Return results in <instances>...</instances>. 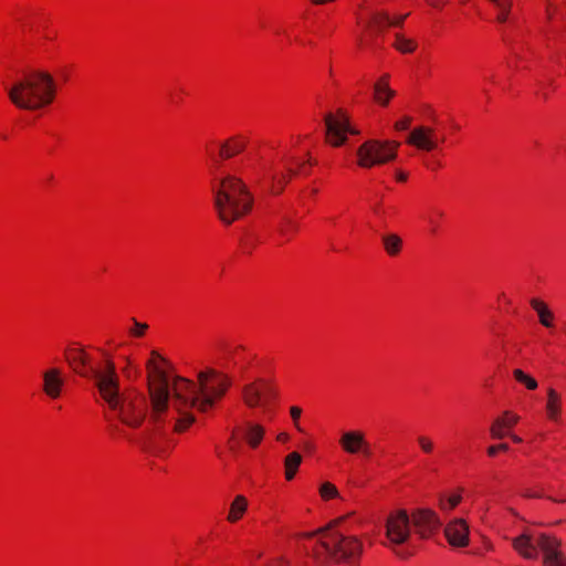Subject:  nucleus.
Segmentation results:
<instances>
[{
	"instance_id": "f257e3e1",
	"label": "nucleus",
	"mask_w": 566,
	"mask_h": 566,
	"mask_svg": "<svg viewBox=\"0 0 566 566\" xmlns=\"http://www.w3.org/2000/svg\"><path fill=\"white\" fill-rule=\"evenodd\" d=\"M146 371L151 418L172 421L179 433L195 422L193 410H209L230 386L228 376L213 369L201 371L197 382L177 376L170 363L157 350L150 352Z\"/></svg>"
},
{
	"instance_id": "f03ea898",
	"label": "nucleus",
	"mask_w": 566,
	"mask_h": 566,
	"mask_svg": "<svg viewBox=\"0 0 566 566\" xmlns=\"http://www.w3.org/2000/svg\"><path fill=\"white\" fill-rule=\"evenodd\" d=\"M64 358L80 376L93 378L101 399L126 426L138 427L145 419L147 400L144 395L129 391L120 394L115 363L111 355L101 348L87 353L82 347L70 345Z\"/></svg>"
},
{
	"instance_id": "7ed1b4c3",
	"label": "nucleus",
	"mask_w": 566,
	"mask_h": 566,
	"mask_svg": "<svg viewBox=\"0 0 566 566\" xmlns=\"http://www.w3.org/2000/svg\"><path fill=\"white\" fill-rule=\"evenodd\" d=\"M360 523L355 512L342 515L326 528L298 535L303 552L318 566H358L365 552L364 538L346 528V523Z\"/></svg>"
},
{
	"instance_id": "20e7f679",
	"label": "nucleus",
	"mask_w": 566,
	"mask_h": 566,
	"mask_svg": "<svg viewBox=\"0 0 566 566\" xmlns=\"http://www.w3.org/2000/svg\"><path fill=\"white\" fill-rule=\"evenodd\" d=\"M210 191L214 211L223 224L230 226L252 211L253 195L242 178L230 171L213 168Z\"/></svg>"
},
{
	"instance_id": "39448f33",
	"label": "nucleus",
	"mask_w": 566,
	"mask_h": 566,
	"mask_svg": "<svg viewBox=\"0 0 566 566\" xmlns=\"http://www.w3.org/2000/svg\"><path fill=\"white\" fill-rule=\"evenodd\" d=\"M59 85L45 70H31L15 78L8 87L9 101L19 109L31 113L48 111L57 96Z\"/></svg>"
},
{
	"instance_id": "423d86ee",
	"label": "nucleus",
	"mask_w": 566,
	"mask_h": 566,
	"mask_svg": "<svg viewBox=\"0 0 566 566\" xmlns=\"http://www.w3.org/2000/svg\"><path fill=\"white\" fill-rule=\"evenodd\" d=\"M302 154L295 150H280L262 161L264 170L261 180L262 186L273 195L281 193L292 175H307L314 165L308 155V146L301 149Z\"/></svg>"
},
{
	"instance_id": "0eeeda50",
	"label": "nucleus",
	"mask_w": 566,
	"mask_h": 566,
	"mask_svg": "<svg viewBox=\"0 0 566 566\" xmlns=\"http://www.w3.org/2000/svg\"><path fill=\"white\" fill-rule=\"evenodd\" d=\"M513 545L524 558L534 559L542 553L545 566H566V558L559 548L560 543L555 537L525 532L514 539Z\"/></svg>"
},
{
	"instance_id": "6e6552de",
	"label": "nucleus",
	"mask_w": 566,
	"mask_h": 566,
	"mask_svg": "<svg viewBox=\"0 0 566 566\" xmlns=\"http://www.w3.org/2000/svg\"><path fill=\"white\" fill-rule=\"evenodd\" d=\"M242 399L247 407L261 412L264 421H272L276 413L277 390L272 380L256 378L242 388Z\"/></svg>"
},
{
	"instance_id": "1a4fd4ad",
	"label": "nucleus",
	"mask_w": 566,
	"mask_h": 566,
	"mask_svg": "<svg viewBox=\"0 0 566 566\" xmlns=\"http://www.w3.org/2000/svg\"><path fill=\"white\" fill-rule=\"evenodd\" d=\"M412 539L411 522L405 510L391 512L385 524V541L382 545L391 549L398 557L407 558L411 552L409 546Z\"/></svg>"
},
{
	"instance_id": "9d476101",
	"label": "nucleus",
	"mask_w": 566,
	"mask_h": 566,
	"mask_svg": "<svg viewBox=\"0 0 566 566\" xmlns=\"http://www.w3.org/2000/svg\"><path fill=\"white\" fill-rule=\"evenodd\" d=\"M399 146L396 140H366L356 150V164L363 169L386 165L396 158Z\"/></svg>"
},
{
	"instance_id": "9b49d317",
	"label": "nucleus",
	"mask_w": 566,
	"mask_h": 566,
	"mask_svg": "<svg viewBox=\"0 0 566 566\" xmlns=\"http://www.w3.org/2000/svg\"><path fill=\"white\" fill-rule=\"evenodd\" d=\"M444 140V134L439 128L419 125L410 130L406 143L419 151L431 153L438 150Z\"/></svg>"
},
{
	"instance_id": "f8f14e48",
	"label": "nucleus",
	"mask_w": 566,
	"mask_h": 566,
	"mask_svg": "<svg viewBox=\"0 0 566 566\" xmlns=\"http://www.w3.org/2000/svg\"><path fill=\"white\" fill-rule=\"evenodd\" d=\"M326 140L334 147L342 146L348 135H356L358 132L352 126L348 114L338 109L325 117Z\"/></svg>"
},
{
	"instance_id": "ddd939ff",
	"label": "nucleus",
	"mask_w": 566,
	"mask_h": 566,
	"mask_svg": "<svg viewBox=\"0 0 566 566\" xmlns=\"http://www.w3.org/2000/svg\"><path fill=\"white\" fill-rule=\"evenodd\" d=\"M338 447L348 455H361L370 458L373 454L371 444L366 433L360 429H349L340 432Z\"/></svg>"
},
{
	"instance_id": "4468645a",
	"label": "nucleus",
	"mask_w": 566,
	"mask_h": 566,
	"mask_svg": "<svg viewBox=\"0 0 566 566\" xmlns=\"http://www.w3.org/2000/svg\"><path fill=\"white\" fill-rule=\"evenodd\" d=\"M415 534L420 538H430L441 527V521L437 512L431 509H416L409 515Z\"/></svg>"
},
{
	"instance_id": "2eb2a0df",
	"label": "nucleus",
	"mask_w": 566,
	"mask_h": 566,
	"mask_svg": "<svg viewBox=\"0 0 566 566\" xmlns=\"http://www.w3.org/2000/svg\"><path fill=\"white\" fill-rule=\"evenodd\" d=\"M409 13L390 15L385 10H375L370 13L367 20L363 18H358L357 23L364 28L367 32L378 33L384 30L392 27L399 28L402 27L405 20Z\"/></svg>"
},
{
	"instance_id": "dca6fc26",
	"label": "nucleus",
	"mask_w": 566,
	"mask_h": 566,
	"mask_svg": "<svg viewBox=\"0 0 566 566\" xmlns=\"http://www.w3.org/2000/svg\"><path fill=\"white\" fill-rule=\"evenodd\" d=\"M42 391L51 400H57L65 387V374L60 367H50L42 371Z\"/></svg>"
},
{
	"instance_id": "f3484780",
	"label": "nucleus",
	"mask_w": 566,
	"mask_h": 566,
	"mask_svg": "<svg viewBox=\"0 0 566 566\" xmlns=\"http://www.w3.org/2000/svg\"><path fill=\"white\" fill-rule=\"evenodd\" d=\"M444 536L452 547L463 548L470 544V526L465 518L454 517L444 526Z\"/></svg>"
},
{
	"instance_id": "a211bd4d",
	"label": "nucleus",
	"mask_w": 566,
	"mask_h": 566,
	"mask_svg": "<svg viewBox=\"0 0 566 566\" xmlns=\"http://www.w3.org/2000/svg\"><path fill=\"white\" fill-rule=\"evenodd\" d=\"M544 410L545 417L549 422L557 426L563 423V396L552 387L547 389Z\"/></svg>"
},
{
	"instance_id": "6ab92c4d",
	"label": "nucleus",
	"mask_w": 566,
	"mask_h": 566,
	"mask_svg": "<svg viewBox=\"0 0 566 566\" xmlns=\"http://www.w3.org/2000/svg\"><path fill=\"white\" fill-rule=\"evenodd\" d=\"M521 417L512 410H505L494 419L491 424V436L495 439H502L510 434L512 429L518 423Z\"/></svg>"
},
{
	"instance_id": "aec40b11",
	"label": "nucleus",
	"mask_w": 566,
	"mask_h": 566,
	"mask_svg": "<svg viewBox=\"0 0 566 566\" xmlns=\"http://www.w3.org/2000/svg\"><path fill=\"white\" fill-rule=\"evenodd\" d=\"M545 14L549 23L566 33V0L560 4L557 0H546Z\"/></svg>"
},
{
	"instance_id": "412c9836",
	"label": "nucleus",
	"mask_w": 566,
	"mask_h": 566,
	"mask_svg": "<svg viewBox=\"0 0 566 566\" xmlns=\"http://www.w3.org/2000/svg\"><path fill=\"white\" fill-rule=\"evenodd\" d=\"M396 91L390 87V75L382 74L374 84V101L379 106L386 107L395 97Z\"/></svg>"
},
{
	"instance_id": "4be33fe9",
	"label": "nucleus",
	"mask_w": 566,
	"mask_h": 566,
	"mask_svg": "<svg viewBox=\"0 0 566 566\" xmlns=\"http://www.w3.org/2000/svg\"><path fill=\"white\" fill-rule=\"evenodd\" d=\"M530 305L536 313L538 322L542 326L549 331L556 327V316L545 301L538 297H533L530 301Z\"/></svg>"
},
{
	"instance_id": "5701e85b",
	"label": "nucleus",
	"mask_w": 566,
	"mask_h": 566,
	"mask_svg": "<svg viewBox=\"0 0 566 566\" xmlns=\"http://www.w3.org/2000/svg\"><path fill=\"white\" fill-rule=\"evenodd\" d=\"M248 145V137L244 135H235L224 140L219 149V156L222 159H229L240 154Z\"/></svg>"
},
{
	"instance_id": "b1692460",
	"label": "nucleus",
	"mask_w": 566,
	"mask_h": 566,
	"mask_svg": "<svg viewBox=\"0 0 566 566\" xmlns=\"http://www.w3.org/2000/svg\"><path fill=\"white\" fill-rule=\"evenodd\" d=\"M249 510V500L242 494H238L233 497L229 504L226 521L230 524H237L240 522Z\"/></svg>"
},
{
	"instance_id": "393cba45",
	"label": "nucleus",
	"mask_w": 566,
	"mask_h": 566,
	"mask_svg": "<svg viewBox=\"0 0 566 566\" xmlns=\"http://www.w3.org/2000/svg\"><path fill=\"white\" fill-rule=\"evenodd\" d=\"M265 436V428L261 423L254 421L245 422L242 429L243 440L251 449H256Z\"/></svg>"
},
{
	"instance_id": "a878e982",
	"label": "nucleus",
	"mask_w": 566,
	"mask_h": 566,
	"mask_svg": "<svg viewBox=\"0 0 566 566\" xmlns=\"http://www.w3.org/2000/svg\"><path fill=\"white\" fill-rule=\"evenodd\" d=\"M303 458L300 452L292 451L285 455L283 460L284 478L286 481H292L302 464Z\"/></svg>"
},
{
	"instance_id": "bb28decb",
	"label": "nucleus",
	"mask_w": 566,
	"mask_h": 566,
	"mask_svg": "<svg viewBox=\"0 0 566 566\" xmlns=\"http://www.w3.org/2000/svg\"><path fill=\"white\" fill-rule=\"evenodd\" d=\"M392 46L402 54H411L418 49V42L415 38L397 32L394 36Z\"/></svg>"
},
{
	"instance_id": "cd10ccee",
	"label": "nucleus",
	"mask_w": 566,
	"mask_h": 566,
	"mask_svg": "<svg viewBox=\"0 0 566 566\" xmlns=\"http://www.w3.org/2000/svg\"><path fill=\"white\" fill-rule=\"evenodd\" d=\"M462 501V490H455L449 493L441 494L439 497L438 506L441 512L449 513L453 511Z\"/></svg>"
},
{
	"instance_id": "c85d7f7f",
	"label": "nucleus",
	"mask_w": 566,
	"mask_h": 566,
	"mask_svg": "<svg viewBox=\"0 0 566 566\" xmlns=\"http://www.w3.org/2000/svg\"><path fill=\"white\" fill-rule=\"evenodd\" d=\"M224 357L229 360V363H232L235 366H243L249 357V354L243 346L231 345L226 349Z\"/></svg>"
},
{
	"instance_id": "c756f323",
	"label": "nucleus",
	"mask_w": 566,
	"mask_h": 566,
	"mask_svg": "<svg viewBox=\"0 0 566 566\" xmlns=\"http://www.w3.org/2000/svg\"><path fill=\"white\" fill-rule=\"evenodd\" d=\"M117 365L127 378H134L139 374V367L137 363L128 355L118 356Z\"/></svg>"
},
{
	"instance_id": "7c9ffc66",
	"label": "nucleus",
	"mask_w": 566,
	"mask_h": 566,
	"mask_svg": "<svg viewBox=\"0 0 566 566\" xmlns=\"http://www.w3.org/2000/svg\"><path fill=\"white\" fill-rule=\"evenodd\" d=\"M513 378L516 382L524 386L527 390H536L538 387L537 380L520 368L513 370Z\"/></svg>"
},
{
	"instance_id": "2f4dec72",
	"label": "nucleus",
	"mask_w": 566,
	"mask_h": 566,
	"mask_svg": "<svg viewBox=\"0 0 566 566\" xmlns=\"http://www.w3.org/2000/svg\"><path fill=\"white\" fill-rule=\"evenodd\" d=\"M496 9V20L504 23L509 20L512 8V0H489Z\"/></svg>"
},
{
	"instance_id": "473e14b6",
	"label": "nucleus",
	"mask_w": 566,
	"mask_h": 566,
	"mask_svg": "<svg viewBox=\"0 0 566 566\" xmlns=\"http://www.w3.org/2000/svg\"><path fill=\"white\" fill-rule=\"evenodd\" d=\"M401 247L402 241L398 235L388 234L384 238V248L389 255H397L400 252Z\"/></svg>"
},
{
	"instance_id": "72a5a7b5",
	"label": "nucleus",
	"mask_w": 566,
	"mask_h": 566,
	"mask_svg": "<svg viewBox=\"0 0 566 566\" xmlns=\"http://www.w3.org/2000/svg\"><path fill=\"white\" fill-rule=\"evenodd\" d=\"M297 229L298 226L295 221L285 219L280 224L279 233L283 237L284 241H287L296 233Z\"/></svg>"
},
{
	"instance_id": "f704fd0d",
	"label": "nucleus",
	"mask_w": 566,
	"mask_h": 566,
	"mask_svg": "<svg viewBox=\"0 0 566 566\" xmlns=\"http://www.w3.org/2000/svg\"><path fill=\"white\" fill-rule=\"evenodd\" d=\"M319 496L324 500V501H328V500H332V499H336L338 496V490L337 488L331 483V482H324L321 486H319Z\"/></svg>"
},
{
	"instance_id": "c9c22d12",
	"label": "nucleus",
	"mask_w": 566,
	"mask_h": 566,
	"mask_svg": "<svg viewBox=\"0 0 566 566\" xmlns=\"http://www.w3.org/2000/svg\"><path fill=\"white\" fill-rule=\"evenodd\" d=\"M148 324L132 319V326L128 328V333L133 337L140 338L146 334Z\"/></svg>"
},
{
	"instance_id": "e433bc0d",
	"label": "nucleus",
	"mask_w": 566,
	"mask_h": 566,
	"mask_svg": "<svg viewBox=\"0 0 566 566\" xmlns=\"http://www.w3.org/2000/svg\"><path fill=\"white\" fill-rule=\"evenodd\" d=\"M302 408L298 407V406H292L290 407V416H291V419H292V422H293V426L294 428L300 432V433H304L305 430L304 428L301 426V417H302Z\"/></svg>"
},
{
	"instance_id": "4c0bfd02",
	"label": "nucleus",
	"mask_w": 566,
	"mask_h": 566,
	"mask_svg": "<svg viewBox=\"0 0 566 566\" xmlns=\"http://www.w3.org/2000/svg\"><path fill=\"white\" fill-rule=\"evenodd\" d=\"M417 442L423 453L430 454L433 452L434 442L430 437L421 434L417 438Z\"/></svg>"
},
{
	"instance_id": "58836bf2",
	"label": "nucleus",
	"mask_w": 566,
	"mask_h": 566,
	"mask_svg": "<svg viewBox=\"0 0 566 566\" xmlns=\"http://www.w3.org/2000/svg\"><path fill=\"white\" fill-rule=\"evenodd\" d=\"M443 218V211L440 209H433L428 216V223L431 228V231H437L439 227V220Z\"/></svg>"
},
{
	"instance_id": "ea45409f",
	"label": "nucleus",
	"mask_w": 566,
	"mask_h": 566,
	"mask_svg": "<svg viewBox=\"0 0 566 566\" xmlns=\"http://www.w3.org/2000/svg\"><path fill=\"white\" fill-rule=\"evenodd\" d=\"M410 124H411V117L403 116L400 119L396 120L394 127L396 130L402 132V130H407L410 127Z\"/></svg>"
},
{
	"instance_id": "a19ab883",
	"label": "nucleus",
	"mask_w": 566,
	"mask_h": 566,
	"mask_svg": "<svg viewBox=\"0 0 566 566\" xmlns=\"http://www.w3.org/2000/svg\"><path fill=\"white\" fill-rule=\"evenodd\" d=\"M509 450V446L505 444V443H500V444H495V446H491L488 448V454L490 457H495L497 453L500 452H504V451H507Z\"/></svg>"
},
{
	"instance_id": "79ce46f5",
	"label": "nucleus",
	"mask_w": 566,
	"mask_h": 566,
	"mask_svg": "<svg viewBox=\"0 0 566 566\" xmlns=\"http://www.w3.org/2000/svg\"><path fill=\"white\" fill-rule=\"evenodd\" d=\"M428 6L434 9H442L450 0H424Z\"/></svg>"
},
{
	"instance_id": "37998d69",
	"label": "nucleus",
	"mask_w": 566,
	"mask_h": 566,
	"mask_svg": "<svg viewBox=\"0 0 566 566\" xmlns=\"http://www.w3.org/2000/svg\"><path fill=\"white\" fill-rule=\"evenodd\" d=\"M291 440L290 433L282 431L276 434V441L280 443H287Z\"/></svg>"
},
{
	"instance_id": "c03bdc74",
	"label": "nucleus",
	"mask_w": 566,
	"mask_h": 566,
	"mask_svg": "<svg viewBox=\"0 0 566 566\" xmlns=\"http://www.w3.org/2000/svg\"><path fill=\"white\" fill-rule=\"evenodd\" d=\"M264 566H289V563L284 558H275L270 560Z\"/></svg>"
},
{
	"instance_id": "a18cd8bd",
	"label": "nucleus",
	"mask_w": 566,
	"mask_h": 566,
	"mask_svg": "<svg viewBox=\"0 0 566 566\" xmlns=\"http://www.w3.org/2000/svg\"><path fill=\"white\" fill-rule=\"evenodd\" d=\"M395 178H396V180L398 182H405L408 179V174L406 171H402V170H397L396 175H395Z\"/></svg>"
},
{
	"instance_id": "49530a36",
	"label": "nucleus",
	"mask_w": 566,
	"mask_h": 566,
	"mask_svg": "<svg viewBox=\"0 0 566 566\" xmlns=\"http://www.w3.org/2000/svg\"><path fill=\"white\" fill-rule=\"evenodd\" d=\"M336 0H311V2L316 6H324V4L333 3Z\"/></svg>"
},
{
	"instance_id": "de8ad7c7",
	"label": "nucleus",
	"mask_w": 566,
	"mask_h": 566,
	"mask_svg": "<svg viewBox=\"0 0 566 566\" xmlns=\"http://www.w3.org/2000/svg\"><path fill=\"white\" fill-rule=\"evenodd\" d=\"M507 437H510L514 443H521L523 441L521 437L513 434L512 432H510Z\"/></svg>"
},
{
	"instance_id": "09e8293b",
	"label": "nucleus",
	"mask_w": 566,
	"mask_h": 566,
	"mask_svg": "<svg viewBox=\"0 0 566 566\" xmlns=\"http://www.w3.org/2000/svg\"><path fill=\"white\" fill-rule=\"evenodd\" d=\"M304 450L307 451V452H311L312 450H314V446L313 443L311 442H305L304 443Z\"/></svg>"
},
{
	"instance_id": "8fccbe9b",
	"label": "nucleus",
	"mask_w": 566,
	"mask_h": 566,
	"mask_svg": "<svg viewBox=\"0 0 566 566\" xmlns=\"http://www.w3.org/2000/svg\"><path fill=\"white\" fill-rule=\"evenodd\" d=\"M471 0H459L460 4H467L469 3Z\"/></svg>"
},
{
	"instance_id": "3c124183",
	"label": "nucleus",
	"mask_w": 566,
	"mask_h": 566,
	"mask_svg": "<svg viewBox=\"0 0 566 566\" xmlns=\"http://www.w3.org/2000/svg\"><path fill=\"white\" fill-rule=\"evenodd\" d=\"M294 41L298 44H302L301 40L298 38H295Z\"/></svg>"
},
{
	"instance_id": "603ef678",
	"label": "nucleus",
	"mask_w": 566,
	"mask_h": 566,
	"mask_svg": "<svg viewBox=\"0 0 566 566\" xmlns=\"http://www.w3.org/2000/svg\"><path fill=\"white\" fill-rule=\"evenodd\" d=\"M525 496L532 497V496H537V494H528V493H526Z\"/></svg>"
}]
</instances>
